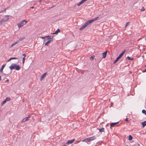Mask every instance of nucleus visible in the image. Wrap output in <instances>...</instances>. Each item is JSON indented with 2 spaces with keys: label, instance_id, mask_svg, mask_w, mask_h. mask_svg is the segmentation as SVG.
I'll list each match as a JSON object with an SVG mask.
<instances>
[{
  "label": "nucleus",
  "instance_id": "obj_1",
  "mask_svg": "<svg viewBox=\"0 0 146 146\" xmlns=\"http://www.w3.org/2000/svg\"><path fill=\"white\" fill-rule=\"evenodd\" d=\"M98 17H95V18H94L93 19L87 21L84 24H83V25L82 26V27H81L80 28V30H82L83 29H84L88 25H89V24H90L94 21L97 20L98 19Z\"/></svg>",
  "mask_w": 146,
  "mask_h": 146
},
{
  "label": "nucleus",
  "instance_id": "obj_2",
  "mask_svg": "<svg viewBox=\"0 0 146 146\" xmlns=\"http://www.w3.org/2000/svg\"><path fill=\"white\" fill-rule=\"evenodd\" d=\"M9 68L11 70L15 69L16 70H19L21 69L20 67L15 64H12L9 66Z\"/></svg>",
  "mask_w": 146,
  "mask_h": 146
},
{
  "label": "nucleus",
  "instance_id": "obj_3",
  "mask_svg": "<svg viewBox=\"0 0 146 146\" xmlns=\"http://www.w3.org/2000/svg\"><path fill=\"white\" fill-rule=\"evenodd\" d=\"M27 23V21L25 20L21 21L19 23L17 24V26L19 29H20L21 27L25 25Z\"/></svg>",
  "mask_w": 146,
  "mask_h": 146
},
{
  "label": "nucleus",
  "instance_id": "obj_4",
  "mask_svg": "<svg viewBox=\"0 0 146 146\" xmlns=\"http://www.w3.org/2000/svg\"><path fill=\"white\" fill-rule=\"evenodd\" d=\"M126 51V50H124L122 52L119 56L116 58V60L113 62V64H115L121 58V57L124 54Z\"/></svg>",
  "mask_w": 146,
  "mask_h": 146
},
{
  "label": "nucleus",
  "instance_id": "obj_5",
  "mask_svg": "<svg viewBox=\"0 0 146 146\" xmlns=\"http://www.w3.org/2000/svg\"><path fill=\"white\" fill-rule=\"evenodd\" d=\"M9 15H6L2 19L1 21L3 23L4 22L7 21H8L9 19Z\"/></svg>",
  "mask_w": 146,
  "mask_h": 146
},
{
  "label": "nucleus",
  "instance_id": "obj_6",
  "mask_svg": "<svg viewBox=\"0 0 146 146\" xmlns=\"http://www.w3.org/2000/svg\"><path fill=\"white\" fill-rule=\"evenodd\" d=\"M31 115H29L28 116V117H26L25 118H24V119H23L22 120L21 122H24L28 120L29 118L30 117Z\"/></svg>",
  "mask_w": 146,
  "mask_h": 146
},
{
  "label": "nucleus",
  "instance_id": "obj_7",
  "mask_svg": "<svg viewBox=\"0 0 146 146\" xmlns=\"http://www.w3.org/2000/svg\"><path fill=\"white\" fill-rule=\"evenodd\" d=\"M119 122L115 123H112L110 124V128H111V127L115 126Z\"/></svg>",
  "mask_w": 146,
  "mask_h": 146
},
{
  "label": "nucleus",
  "instance_id": "obj_8",
  "mask_svg": "<svg viewBox=\"0 0 146 146\" xmlns=\"http://www.w3.org/2000/svg\"><path fill=\"white\" fill-rule=\"evenodd\" d=\"M46 73H44L43 74H42V75L41 76L40 78V80H42L44 77L46 76Z\"/></svg>",
  "mask_w": 146,
  "mask_h": 146
},
{
  "label": "nucleus",
  "instance_id": "obj_9",
  "mask_svg": "<svg viewBox=\"0 0 146 146\" xmlns=\"http://www.w3.org/2000/svg\"><path fill=\"white\" fill-rule=\"evenodd\" d=\"M75 140V139H73L71 140H69L66 143L68 144H71Z\"/></svg>",
  "mask_w": 146,
  "mask_h": 146
},
{
  "label": "nucleus",
  "instance_id": "obj_10",
  "mask_svg": "<svg viewBox=\"0 0 146 146\" xmlns=\"http://www.w3.org/2000/svg\"><path fill=\"white\" fill-rule=\"evenodd\" d=\"M5 65H6V64H4L2 66L1 68L0 69V73H2L3 70L5 66Z\"/></svg>",
  "mask_w": 146,
  "mask_h": 146
},
{
  "label": "nucleus",
  "instance_id": "obj_11",
  "mask_svg": "<svg viewBox=\"0 0 146 146\" xmlns=\"http://www.w3.org/2000/svg\"><path fill=\"white\" fill-rule=\"evenodd\" d=\"M107 51H106L102 53V56L103 58H104L106 57L107 54Z\"/></svg>",
  "mask_w": 146,
  "mask_h": 146
},
{
  "label": "nucleus",
  "instance_id": "obj_12",
  "mask_svg": "<svg viewBox=\"0 0 146 146\" xmlns=\"http://www.w3.org/2000/svg\"><path fill=\"white\" fill-rule=\"evenodd\" d=\"M90 141V140L89 137L87 138L83 141V142L85 141L86 142H89Z\"/></svg>",
  "mask_w": 146,
  "mask_h": 146
},
{
  "label": "nucleus",
  "instance_id": "obj_13",
  "mask_svg": "<svg viewBox=\"0 0 146 146\" xmlns=\"http://www.w3.org/2000/svg\"><path fill=\"white\" fill-rule=\"evenodd\" d=\"M90 140L91 141L93 140L96 139V137L95 136H93L89 137Z\"/></svg>",
  "mask_w": 146,
  "mask_h": 146
},
{
  "label": "nucleus",
  "instance_id": "obj_14",
  "mask_svg": "<svg viewBox=\"0 0 146 146\" xmlns=\"http://www.w3.org/2000/svg\"><path fill=\"white\" fill-rule=\"evenodd\" d=\"M142 125L143 127H144L146 125V121H145L142 123Z\"/></svg>",
  "mask_w": 146,
  "mask_h": 146
},
{
  "label": "nucleus",
  "instance_id": "obj_15",
  "mask_svg": "<svg viewBox=\"0 0 146 146\" xmlns=\"http://www.w3.org/2000/svg\"><path fill=\"white\" fill-rule=\"evenodd\" d=\"M25 38V37H23L22 38H19V39L18 40H17L18 41V42H19L21 41H22Z\"/></svg>",
  "mask_w": 146,
  "mask_h": 146
},
{
  "label": "nucleus",
  "instance_id": "obj_16",
  "mask_svg": "<svg viewBox=\"0 0 146 146\" xmlns=\"http://www.w3.org/2000/svg\"><path fill=\"white\" fill-rule=\"evenodd\" d=\"M60 30L58 29L57 30L55 31V33L56 34H57L58 33L60 32Z\"/></svg>",
  "mask_w": 146,
  "mask_h": 146
},
{
  "label": "nucleus",
  "instance_id": "obj_17",
  "mask_svg": "<svg viewBox=\"0 0 146 146\" xmlns=\"http://www.w3.org/2000/svg\"><path fill=\"white\" fill-rule=\"evenodd\" d=\"M104 128H102L100 129H99V131H100V132H104Z\"/></svg>",
  "mask_w": 146,
  "mask_h": 146
},
{
  "label": "nucleus",
  "instance_id": "obj_18",
  "mask_svg": "<svg viewBox=\"0 0 146 146\" xmlns=\"http://www.w3.org/2000/svg\"><path fill=\"white\" fill-rule=\"evenodd\" d=\"M50 42V41H49V40L47 42H46L45 43V45H47L48 46L49 45V44Z\"/></svg>",
  "mask_w": 146,
  "mask_h": 146
},
{
  "label": "nucleus",
  "instance_id": "obj_19",
  "mask_svg": "<svg viewBox=\"0 0 146 146\" xmlns=\"http://www.w3.org/2000/svg\"><path fill=\"white\" fill-rule=\"evenodd\" d=\"M11 71L10 72H7L6 73H2V74L5 75H9L11 74Z\"/></svg>",
  "mask_w": 146,
  "mask_h": 146
},
{
  "label": "nucleus",
  "instance_id": "obj_20",
  "mask_svg": "<svg viewBox=\"0 0 146 146\" xmlns=\"http://www.w3.org/2000/svg\"><path fill=\"white\" fill-rule=\"evenodd\" d=\"M142 112L143 114H144L145 115H146V111L145 110H142Z\"/></svg>",
  "mask_w": 146,
  "mask_h": 146
},
{
  "label": "nucleus",
  "instance_id": "obj_21",
  "mask_svg": "<svg viewBox=\"0 0 146 146\" xmlns=\"http://www.w3.org/2000/svg\"><path fill=\"white\" fill-rule=\"evenodd\" d=\"M132 138H133L132 137L131 135H129V140H132Z\"/></svg>",
  "mask_w": 146,
  "mask_h": 146
},
{
  "label": "nucleus",
  "instance_id": "obj_22",
  "mask_svg": "<svg viewBox=\"0 0 146 146\" xmlns=\"http://www.w3.org/2000/svg\"><path fill=\"white\" fill-rule=\"evenodd\" d=\"M11 100L10 98L7 97L5 99V100H6V102L9 101Z\"/></svg>",
  "mask_w": 146,
  "mask_h": 146
},
{
  "label": "nucleus",
  "instance_id": "obj_23",
  "mask_svg": "<svg viewBox=\"0 0 146 146\" xmlns=\"http://www.w3.org/2000/svg\"><path fill=\"white\" fill-rule=\"evenodd\" d=\"M45 37H47L48 38V39H49V40L50 39V38H51V36L49 35L46 36H45Z\"/></svg>",
  "mask_w": 146,
  "mask_h": 146
},
{
  "label": "nucleus",
  "instance_id": "obj_24",
  "mask_svg": "<svg viewBox=\"0 0 146 146\" xmlns=\"http://www.w3.org/2000/svg\"><path fill=\"white\" fill-rule=\"evenodd\" d=\"M53 36H52V37H51V38H50V39L49 40V41H50V42L53 40Z\"/></svg>",
  "mask_w": 146,
  "mask_h": 146
},
{
  "label": "nucleus",
  "instance_id": "obj_25",
  "mask_svg": "<svg viewBox=\"0 0 146 146\" xmlns=\"http://www.w3.org/2000/svg\"><path fill=\"white\" fill-rule=\"evenodd\" d=\"M19 43V42L18 40H17L16 42H14L13 44H14V45H15L17 44V43Z\"/></svg>",
  "mask_w": 146,
  "mask_h": 146
},
{
  "label": "nucleus",
  "instance_id": "obj_26",
  "mask_svg": "<svg viewBox=\"0 0 146 146\" xmlns=\"http://www.w3.org/2000/svg\"><path fill=\"white\" fill-rule=\"evenodd\" d=\"M6 100H5L2 102V106H3V105H4L6 102Z\"/></svg>",
  "mask_w": 146,
  "mask_h": 146
},
{
  "label": "nucleus",
  "instance_id": "obj_27",
  "mask_svg": "<svg viewBox=\"0 0 146 146\" xmlns=\"http://www.w3.org/2000/svg\"><path fill=\"white\" fill-rule=\"evenodd\" d=\"M127 58L129 60H133V58H132V59H131L130 57H129V56H127Z\"/></svg>",
  "mask_w": 146,
  "mask_h": 146
},
{
  "label": "nucleus",
  "instance_id": "obj_28",
  "mask_svg": "<svg viewBox=\"0 0 146 146\" xmlns=\"http://www.w3.org/2000/svg\"><path fill=\"white\" fill-rule=\"evenodd\" d=\"M129 23H130V22H127L126 23V25H125V27H127V25L129 24Z\"/></svg>",
  "mask_w": 146,
  "mask_h": 146
},
{
  "label": "nucleus",
  "instance_id": "obj_29",
  "mask_svg": "<svg viewBox=\"0 0 146 146\" xmlns=\"http://www.w3.org/2000/svg\"><path fill=\"white\" fill-rule=\"evenodd\" d=\"M141 10L142 11H145V8H144V7H142L141 9Z\"/></svg>",
  "mask_w": 146,
  "mask_h": 146
},
{
  "label": "nucleus",
  "instance_id": "obj_30",
  "mask_svg": "<svg viewBox=\"0 0 146 146\" xmlns=\"http://www.w3.org/2000/svg\"><path fill=\"white\" fill-rule=\"evenodd\" d=\"M22 56H23V57L24 58H25L26 56V55L25 54H23Z\"/></svg>",
  "mask_w": 146,
  "mask_h": 146
},
{
  "label": "nucleus",
  "instance_id": "obj_31",
  "mask_svg": "<svg viewBox=\"0 0 146 146\" xmlns=\"http://www.w3.org/2000/svg\"><path fill=\"white\" fill-rule=\"evenodd\" d=\"M11 58L12 60V59H17V58H16V57H12V58Z\"/></svg>",
  "mask_w": 146,
  "mask_h": 146
},
{
  "label": "nucleus",
  "instance_id": "obj_32",
  "mask_svg": "<svg viewBox=\"0 0 146 146\" xmlns=\"http://www.w3.org/2000/svg\"><path fill=\"white\" fill-rule=\"evenodd\" d=\"M94 58V56H92L90 58V59L91 60H93Z\"/></svg>",
  "mask_w": 146,
  "mask_h": 146
},
{
  "label": "nucleus",
  "instance_id": "obj_33",
  "mask_svg": "<svg viewBox=\"0 0 146 146\" xmlns=\"http://www.w3.org/2000/svg\"><path fill=\"white\" fill-rule=\"evenodd\" d=\"M3 23L2 21L1 20V21H0V25H1Z\"/></svg>",
  "mask_w": 146,
  "mask_h": 146
},
{
  "label": "nucleus",
  "instance_id": "obj_34",
  "mask_svg": "<svg viewBox=\"0 0 146 146\" xmlns=\"http://www.w3.org/2000/svg\"><path fill=\"white\" fill-rule=\"evenodd\" d=\"M12 59H11V58L9 59L8 60H7V62H8L9 61H10Z\"/></svg>",
  "mask_w": 146,
  "mask_h": 146
},
{
  "label": "nucleus",
  "instance_id": "obj_35",
  "mask_svg": "<svg viewBox=\"0 0 146 146\" xmlns=\"http://www.w3.org/2000/svg\"><path fill=\"white\" fill-rule=\"evenodd\" d=\"M125 121H128V119L127 118H126L125 119Z\"/></svg>",
  "mask_w": 146,
  "mask_h": 146
},
{
  "label": "nucleus",
  "instance_id": "obj_36",
  "mask_svg": "<svg viewBox=\"0 0 146 146\" xmlns=\"http://www.w3.org/2000/svg\"><path fill=\"white\" fill-rule=\"evenodd\" d=\"M9 79H7L5 81V82H9Z\"/></svg>",
  "mask_w": 146,
  "mask_h": 146
},
{
  "label": "nucleus",
  "instance_id": "obj_37",
  "mask_svg": "<svg viewBox=\"0 0 146 146\" xmlns=\"http://www.w3.org/2000/svg\"><path fill=\"white\" fill-rule=\"evenodd\" d=\"M4 11L3 10H1V11H0V13H2V12H3Z\"/></svg>",
  "mask_w": 146,
  "mask_h": 146
},
{
  "label": "nucleus",
  "instance_id": "obj_38",
  "mask_svg": "<svg viewBox=\"0 0 146 146\" xmlns=\"http://www.w3.org/2000/svg\"><path fill=\"white\" fill-rule=\"evenodd\" d=\"M14 45V44H12V45H11L10 47H12Z\"/></svg>",
  "mask_w": 146,
  "mask_h": 146
},
{
  "label": "nucleus",
  "instance_id": "obj_39",
  "mask_svg": "<svg viewBox=\"0 0 146 146\" xmlns=\"http://www.w3.org/2000/svg\"><path fill=\"white\" fill-rule=\"evenodd\" d=\"M25 58L23 57V60H25Z\"/></svg>",
  "mask_w": 146,
  "mask_h": 146
},
{
  "label": "nucleus",
  "instance_id": "obj_40",
  "mask_svg": "<svg viewBox=\"0 0 146 146\" xmlns=\"http://www.w3.org/2000/svg\"><path fill=\"white\" fill-rule=\"evenodd\" d=\"M146 72V69H145V70L143 71V72Z\"/></svg>",
  "mask_w": 146,
  "mask_h": 146
},
{
  "label": "nucleus",
  "instance_id": "obj_41",
  "mask_svg": "<svg viewBox=\"0 0 146 146\" xmlns=\"http://www.w3.org/2000/svg\"><path fill=\"white\" fill-rule=\"evenodd\" d=\"M42 1H43V0H40L39 1V2L40 3V2H41Z\"/></svg>",
  "mask_w": 146,
  "mask_h": 146
},
{
  "label": "nucleus",
  "instance_id": "obj_42",
  "mask_svg": "<svg viewBox=\"0 0 146 146\" xmlns=\"http://www.w3.org/2000/svg\"><path fill=\"white\" fill-rule=\"evenodd\" d=\"M46 37H45H45H41V38H43H43H46Z\"/></svg>",
  "mask_w": 146,
  "mask_h": 146
},
{
  "label": "nucleus",
  "instance_id": "obj_43",
  "mask_svg": "<svg viewBox=\"0 0 146 146\" xmlns=\"http://www.w3.org/2000/svg\"><path fill=\"white\" fill-rule=\"evenodd\" d=\"M25 62V60H23V63L24 64Z\"/></svg>",
  "mask_w": 146,
  "mask_h": 146
},
{
  "label": "nucleus",
  "instance_id": "obj_44",
  "mask_svg": "<svg viewBox=\"0 0 146 146\" xmlns=\"http://www.w3.org/2000/svg\"><path fill=\"white\" fill-rule=\"evenodd\" d=\"M52 34H56L55 33H51Z\"/></svg>",
  "mask_w": 146,
  "mask_h": 146
},
{
  "label": "nucleus",
  "instance_id": "obj_45",
  "mask_svg": "<svg viewBox=\"0 0 146 146\" xmlns=\"http://www.w3.org/2000/svg\"><path fill=\"white\" fill-rule=\"evenodd\" d=\"M31 8L33 9L34 8V7L33 6Z\"/></svg>",
  "mask_w": 146,
  "mask_h": 146
},
{
  "label": "nucleus",
  "instance_id": "obj_46",
  "mask_svg": "<svg viewBox=\"0 0 146 146\" xmlns=\"http://www.w3.org/2000/svg\"><path fill=\"white\" fill-rule=\"evenodd\" d=\"M6 9H7V8H5V9H4V10H4V11H5L6 10Z\"/></svg>",
  "mask_w": 146,
  "mask_h": 146
},
{
  "label": "nucleus",
  "instance_id": "obj_47",
  "mask_svg": "<svg viewBox=\"0 0 146 146\" xmlns=\"http://www.w3.org/2000/svg\"><path fill=\"white\" fill-rule=\"evenodd\" d=\"M80 141H78V143H79V142Z\"/></svg>",
  "mask_w": 146,
  "mask_h": 146
}]
</instances>
